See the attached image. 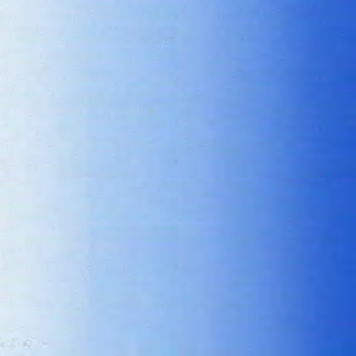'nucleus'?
<instances>
[{
  "label": "nucleus",
  "mask_w": 356,
  "mask_h": 356,
  "mask_svg": "<svg viewBox=\"0 0 356 356\" xmlns=\"http://www.w3.org/2000/svg\"><path fill=\"white\" fill-rule=\"evenodd\" d=\"M301 293H346L347 295H356V290H305Z\"/></svg>",
  "instance_id": "obj_1"
},
{
  "label": "nucleus",
  "mask_w": 356,
  "mask_h": 356,
  "mask_svg": "<svg viewBox=\"0 0 356 356\" xmlns=\"http://www.w3.org/2000/svg\"><path fill=\"white\" fill-rule=\"evenodd\" d=\"M300 289H356V287H299Z\"/></svg>",
  "instance_id": "obj_2"
}]
</instances>
